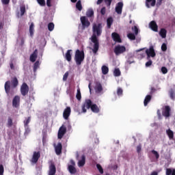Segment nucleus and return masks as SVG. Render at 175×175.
Masks as SVG:
<instances>
[{"instance_id": "obj_41", "label": "nucleus", "mask_w": 175, "mask_h": 175, "mask_svg": "<svg viewBox=\"0 0 175 175\" xmlns=\"http://www.w3.org/2000/svg\"><path fill=\"white\" fill-rule=\"evenodd\" d=\"M39 61H36L35 63H34V65H33V72H36V70H38V68H39Z\"/></svg>"}, {"instance_id": "obj_16", "label": "nucleus", "mask_w": 175, "mask_h": 175, "mask_svg": "<svg viewBox=\"0 0 175 175\" xmlns=\"http://www.w3.org/2000/svg\"><path fill=\"white\" fill-rule=\"evenodd\" d=\"M81 23L85 28H88L90 25H91V23H90V21H88V18L85 16H81Z\"/></svg>"}, {"instance_id": "obj_34", "label": "nucleus", "mask_w": 175, "mask_h": 175, "mask_svg": "<svg viewBox=\"0 0 175 175\" xmlns=\"http://www.w3.org/2000/svg\"><path fill=\"white\" fill-rule=\"evenodd\" d=\"M29 122H31V116L26 118L23 121L24 126H29Z\"/></svg>"}, {"instance_id": "obj_9", "label": "nucleus", "mask_w": 175, "mask_h": 175, "mask_svg": "<svg viewBox=\"0 0 175 175\" xmlns=\"http://www.w3.org/2000/svg\"><path fill=\"white\" fill-rule=\"evenodd\" d=\"M29 92V87L26 83H23L21 87V94L23 96H25Z\"/></svg>"}, {"instance_id": "obj_33", "label": "nucleus", "mask_w": 175, "mask_h": 175, "mask_svg": "<svg viewBox=\"0 0 175 175\" xmlns=\"http://www.w3.org/2000/svg\"><path fill=\"white\" fill-rule=\"evenodd\" d=\"M7 126L8 128H11V126H13V119H12V117H8Z\"/></svg>"}, {"instance_id": "obj_8", "label": "nucleus", "mask_w": 175, "mask_h": 175, "mask_svg": "<svg viewBox=\"0 0 175 175\" xmlns=\"http://www.w3.org/2000/svg\"><path fill=\"white\" fill-rule=\"evenodd\" d=\"M146 54L147 55L148 59L151 57L152 58H154L155 55H157V53H155V50L154 49L153 46H150L149 49L146 50Z\"/></svg>"}, {"instance_id": "obj_59", "label": "nucleus", "mask_w": 175, "mask_h": 175, "mask_svg": "<svg viewBox=\"0 0 175 175\" xmlns=\"http://www.w3.org/2000/svg\"><path fill=\"white\" fill-rule=\"evenodd\" d=\"M142 151V145H139L137 146V152L139 154V152Z\"/></svg>"}, {"instance_id": "obj_17", "label": "nucleus", "mask_w": 175, "mask_h": 175, "mask_svg": "<svg viewBox=\"0 0 175 175\" xmlns=\"http://www.w3.org/2000/svg\"><path fill=\"white\" fill-rule=\"evenodd\" d=\"M71 112H72V110L70 109V107H67L64 109V111L63 112V117H64V120H68Z\"/></svg>"}, {"instance_id": "obj_36", "label": "nucleus", "mask_w": 175, "mask_h": 175, "mask_svg": "<svg viewBox=\"0 0 175 175\" xmlns=\"http://www.w3.org/2000/svg\"><path fill=\"white\" fill-rule=\"evenodd\" d=\"M86 16H87V17H92V16H94V10H92V9H89V10L86 12Z\"/></svg>"}, {"instance_id": "obj_2", "label": "nucleus", "mask_w": 175, "mask_h": 175, "mask_svg": "<svg viewBox=\"0 0 175 175\" xmlns=\"http://www.w3.org/2000/svg\"><path fill=\"white\" fill-rule=\"evenodd\" d=\"M17 85H18V79L16 77L11 80V82L10 81H7L5 83L4 90L8 99H10L14 95V91L12 89L16 88Z\"/></svg>"}, {"instance_id": "obj_44", "label": "nucleus", "mask_w": 175, "mask_h": 175, "mask_svg": "<svg viewBox=\"0 0 175 175\" xmlns=\"http://www.w3.org/2000/svg\"><path fill=\"white\" fill-rule=\"evenodd\" d=\"M165 174L166 175H172V174H173V170H172V168H167L166 169Z\"/></svg>"}, {"instance_id": "obj_18", "label": "nucleus", "mask_w": 175, "mask_h": 175, "mask_svg": "<svg viewBox=\"0 0 175 175\" xmlns=\"http://www.w3.org/2000/svg\"><path fill=\"white\" fill-rule=\"evenodd\" d=\"M112 39L114 42H116V43H121L122 40H121V37L120 36V34L118 33H111Z\"/></svg>"}, {"instance_id": "obj_51", "label": "nucleus", "mask_w": 175, "mask_h": 175, "mask_svg": "<svg viewBox=\"0 0 175 175\" xmlns=\"http://www.w3.org/2000/svg\"><path fill=\"white\" fill-rule=\"evenodd\" d=\"M161 72L163 75H166V73H167V68L165 66L162 67Z\"/></svg>"}, {"instance_id": "obj_19", "label": "nucleus", "mask_w": 175, "mask_h": 175, "mask_svg": "<svg viewBox=\"0 0 175 175\" xmlns=\"http://www.w3.org/2000/svg\"><path fill=\"white\" fill-rule=\"evenodd\" d=\"M55 151L57 155H61L62 154V144L59 142L55 148Z\"/></svg>"}, {"instance_id": "obj_57", "label": "nucleus", "mask_w": 175, "mask_h": 175, "mask_svg": "<svg viewBox=\"0 0 175 175\" xmlns=\"http://www.w3.org/2000/svg\"><path fill=\"white\" fill-rule=\"evenodd\" d=\"M105 3H107V6H110L111 5V2H113V0H105Z\"/></svg>"}, {"instance_id": "obj_40", "label": "nucleus", "mask_w": 175, "mask_h": 175, "mask_svg": "<svg viewBox=\"0 0 175 175\" xmlns=\"http://www.w3.org/2000/svg\"><path fill=\"white\" fill-rule=\"evenodd\" d=\"M48 29L51 32V31H53L54 29V23H50L48 24Z\"/></svg>"}, {"instance_id": "obj_42", "label": "nucleus", "mask_w": 175, "mask_h": 175, "mask_svg": "<svg viewBox=\"0 0 175 175\" xmlns=\"http://www.w3.org/2000/svg\"><path fill=\"white\" fill-rule=\"evenodd\" d=\"M96 167L99 171V173H100V174H103V168L102 167V165H100V164H96Z\"/></svg>"}, {"instance_id": "obj_28", "label": "nucleus", "mask_w": 175, "mask_h": 175, "mask_svg": "<svg viewBox=\"0 0 175 175\" xmlns=\"http://www.w3.org/2000/svg\"><path fill=\"white\" fill-rule=\"evenodd\" d=\"M159 33L163 39H165V38H166V34L167 33V31L165 30V28H162V29H161Z\"/></svg>"}, {"instance_id": "obj_27", "label": "nucleus", "mask_w": 175, "mask_h": 175, "mask_svg": "<svg viewBox=\"0 0 175 175\" xmlns=\"http://www.w3.org/2000/svg\"><path fill=\"white\" fill-rule=\"evenodd\" d=\"M152 98V95H147L145 97V99L144 100V106H147V105H148V103H150V102L151 101Z\"/></svg>"}, {"instance_id": "obj_6", "label": "nucleus", "mask_w": 175, "mask_h": 175, "mask_svg": "<svg viewBox=\"0 0 175 175\" xmlns=\"http://www.w3.org/2000/svg\"><path fill=\"white\" fill-rule=\"evenodd\" d=\"M70 165L68 166V170L70 174H76L77 170L76 169V163L73 159L70 160Z\"/></svg>"}, {"instance_id": "obj_35", "label": "nucleus", "mask_w": 175, "mask_h": 175, "mask_svg": "<svg viewBox=\"0 0 175 175\" xmlns=\"http://www.w3.org/2000/svg\"><path fill=\"white\" fill-rule=\"evenodd\" d=\"M113 75L116 77L121 76V71L120 70V68H116L113 71Z\"/></svg>"}, {"instance_id": "obj_31", "label": "nucleus", "mask_w": 175, "mask_h": 175, "mask_svg": "<svg viewBox=\"0 0 175 175\" xmlns=\"http://www.w3.org/2000/svg\"><path fill=\"white\" fill-rule=\"evenodd\" d=\"M76 8L77 10L81 12L83 10V5H81V1L79 0L76 3Z\"/></svg>"}, {"instance_id": "obj_32", "label": "nucleus", "mask_w": 175, "mask_h": 175, "mask_svg": "<svg viewBox=\"0 0 175 175\" xmlns=\"http://www.w3.org/2000/svg\"><path fill=\"white\" fill-rule=\"evenodd\" d=\"M103 75H107L109 73V67L103 66L101 68Z\"/></svg>"}, {"instance_id": "obj_24", "label": "nucleus", "mask_w": 175, "mask_h": 175, "mask_svg": "<svg viewBox=\"0 0 175 175\" xmlns=\"http://www.w3.org/2000/svg\"><path fill=\"white\" fill-rule=\"evenodd\" d=\"M90 109L93 113H99V111H100V109H99V107L96 104H92V107H90Z\"/></svg>"}, {"instance_id": "obj_23", "label": "nucleus", "mask_w": 175, "mask_h": 175, "mask_svg": "<svg viewBox=\"0 0 175 175\" xmlns=\"http://www.w3.org/2000/svg\"><path fill=\"white\" fill-rule=\"evenodd\" d=\"M95 91L98 94H99V93L102 92V91H103V88L102 87V84L100 83V82L96 83Z\"/></svg>"}, {"instance_id": "obj_60", "label": "nucleus", "mask_w": 175, "mask_h": 175, "mask_svg": "<svg viewBox=\"0 0 175 175\" xmlns=\"http://www.w3.org/2000/svg\"><path fill=\"white\" fill-rule=\"evenodd\" d=\"M46 5L48 8H51V0H46Z\"/></svg>"}, {"instance_id": "obj_30", "label": "nucleus", "mask_w": 175, "mask_h": 175, "mask_svg": "<svg viewBox=\"0 0 175 175\" xmlns=\"http://www.w3.org/2000/svg\"><path fill=\"white\" fill-rule=\"evenodd\" d=\"M85 165V157L84 155L82 156V159L80 160L78 163V166L83 167Z\"/></svg>"}, {"instance_id": "obj_58", "label": "nucleus", "mask_w": 175, "mask_h": 175, "mask_svg": "<svg viewBox=\"0 0 175 175\" xmlns=\"http://www.w3.org/2000/svg\"><path fill=\"white\" fill-rule=\"evenodd\" d=\"M20 39H21V46H24V43L25 42L24 37H21Z\"/></svg>"}, {"instance_id": "obj_22", "label": "nucleus", "mask_w": 175, "mask_h": 175, "mask_svg": "<svg viewBox=\"0 0 175 175\" xmlns=\"http://www.w3.org/2000/svg\"><path fill=\"white\" fill-rule=\"evenodd\" d=\"M38 58V49L34 50L33 53L30 55L31 62H35Z\"/></svg>"}, {"instance_id": "obj_54", "label": "nucleus", "mask_w": 175, "mask_h": 175, "mask_svg": "<svg viewBox=\"0 0 175 175\" xmlns=\"http://www.w3.org/2000/svg\"><path fill=\"white\" fill-rule=\"evenodd\" d=\"M170 96L171 98V99H172L173 100H174V92L173 90H172L170 92Z\"/></svg>"}, {"instance_id": "obj_61", "label": "nucleus", "mask_w": 175, "mask_h": 175, "mask_svg": "<svg viewBox=\"0 0 175 175\" xmlns=\"http://www.w3.org/2000/svg\"><path fill=\"white\" fill-rule=\"evenodd\" d=\"M10 69H12V70H14V64H13V63L10 64Z\"/></svg>"}, {"instance_id": "obj_21", "label": "nucleus", "mask_w": 175, "mask_h": 175, "mask_svg": "<svg viewBox=\"0 0 175 175\" xmlns=\"http://www.w3.org/2000/svg\"><path fill=\"white\" fill-rule=\"evenodd\" d=\"M72 49H69L66 51L64 58L68 61V62H70L72 61Z\"/></svg>"}, {"instance_id": "obj_3", "label": "nucleus", "mask_w": 175, "mask_h": 175, "mask_svg": "<svg viewBox=\"0 0 175 175\" xmlns=\"http://www.w3.org/2000/svg\"><path fill=\"white\" fill-rule=\"evenodd\" d=\"M84 58H85L84 51H80L77 49L75 51V61L76 62V64L78 66L81 65V63L84 61Z\"/></svg>"}, {"instance_id": "obj_50", "label": "nucleus", "mask_w": 175, "mask_h": 175, "mask_svg": "<svg viewBox=\"0 0 175 175\" xmlns=\"http://www.w3.org/2000/svg\"><path fill=\"white\" fill-rule=\"evenodd\" d=\"M25 14V6L21 7V16H23Z\"/></svg>"}, {"instance_id": "obj_5", "label": "nucleus", "mask_w": 175, "mask_h": 175, "mask_svg": "<svg viewBox=\"0 0 175 175\" xmlns=\"http://www.w3.org/2000/svg\"><path fill=\"white\" fill-rule=\"evenodd\" d=\"M92 106V100H91V99H86L81 106L82 113H87V109H91Z\"/></svg>"}, {"instance_id": "obj_38", "label": "nucleus", "mask_w": 175, "mask_h": 175, "mask_svg": "<svg viewBox=\"0 0 175 175\" xmlns=\"http://www.w3.org/2000/svg\"><path fill=\"white\" fill-rule=\"evenodd\" d=\"M127 37L129 38V39H130V40H136V36L133 33H129L127 35Z\"/></svg>"}, {"instance_id": "obj_47", "label": "nucleus", "mask_w": 175, "mask_h": 175, "mask_svg": "<svg viewBox=\"0 0 175 175\" xmlns=\"http://www.w3.org/2000/svg\"><path fill=\"white\" fill-rule=\"evenodd\" d=\"M5 172V168L3 167V165H0V175H3V173Z\"/></svg>"}, {"instance_id": "obj_43", "label": "nucleus", "mask_w": 175, "mask_h": 175, "mask_svg": "<svg viewBox=\"0 0 175 175\" xmlns=\"http://www.w3.org/2000/svg\"><path fill=\"white\" fill-rule=\"evenodd\" d=\"M40 6H46V1L44 0H37Z\"/></svg>"}, {"instance_id": "obj_49", "label": "nucleus", "mask_w": 175, "mask_h": 175, "mask_svg": "<svg viewBox=\"0 0 175 175\" xmlns=\"http://www.w3.org/2000/svg\"><path fill=\"white\" fill-rule=\"evenodd\" d=\"M69 76V72H66L64 77H63V81H66V80H68V77Z\"/></svg>"}, {"instance_id": "obj_64", "label": "nucleus", "mask_w": 175, "mask_h": 175, "mask_svg": "<svg viewBox=\"0 0 175 175\" xmlns=\"http://www.w3.org/2000/svg\"><path fill=\"white\" fill-rule=\"evenodd\" d=\"M172 175H175V169H173V172H172Z\"/></svg>"}, {"instance_id": "obj_26", "label": "nucleus", "mask_w": 175, "mask_h": 175, "mask_svg": "<svg viewBox=\"0 0 175 175\" xmlns=\"http://www.w3.org/2000/svg\"><path fill=\"white\" fill-rule=\"evenodd\" d=\"M166 133L170 140H174V133L173 132V131L168 129L166 131Z\"/></svg>"}, {"instance_id": "obj_56", "label": "nucleus", "mask_w": 175, "mask_h": 175, "mask_svg": "<svg viewBox=\"0 0 175 175\" xmlns=\"http://www.w3.org/2000/svg\"><path fill=\"white\" fill-rule=\"evenodd\" d=\"M10 0H1L3 5H9Z\"/></svg>"}, {"instance_id": "obj_53", "label": "nucleus", "mask_w": 175, "mask_h": 175, "mask_svg": "<svg viewBox=\"0 0 175 175\" xmlns=\"http://www.w3.org/2000/svg\"><path fill=\"white\" fill-rule=\"evenodd\" d=\"M100 13L102 16H105L106 14V8L103 7L100 10Z\"/></svg>"}, {"instance_id": "obj_1", "label": "nucleus", "mask_w": 175, "mask_h": 175, "mask_svg": "<svg viewBox=\"0 0 175 175\" xmlns=\"http://www.w3.org/2000/svg\"><path fill=\"white\" fill-rule=\"evenodd\" d=\"M93 35L92 36V42L94 43L92 51L94 54H96L99 50V41L98 40L97 36H100L102 34V23L98 25H94L93 26ZM96 33V34H95Z\"/></svg>"}, {"instance_id": "obj_45", "label": "nucleus", "mask_w": 175, "mask_h": 175, "mask_svg": "<svg viewBox=\"0 0 175 175\" xmlns=\"http://www.w3.org/2000/svg\"><path fill=\"white\" fill-rule=\"evenodd\" d=\"M152 154L156 157V159H159V153L157 152L156 150H152Z\"/></svg>"}, {"instance_id": "obj_39", "label": "nucleus", "mask_w": 175, "mask_h": 175, "mask_svg": "<svg viewBox=\"0 0 175 175\" xmlns=\"http://www.w3.org/2000/svg\"><path fill=\"white\" fill-rule=\"evenodd\" d=\"M123 92H124V90H122V88H118V89H117V95H118V96H122Z\"/></svg>"}, {"instance_id": "obj_15", "label": "nucleus", "mask_w": 175, "mask_h": 175, "mask_svg": "<svg viewBox=\"0 0 175 175\" xmlns=\"http://www.w3.org/2000/svg\"><path fill=\"white\" fill-rule=\"evenodd\" d=\"M122 8H124V3L118 2L116 4L115 10L117 14H122Z\"/></svg>"}, {"instance_id": "obj_20", "label": "nucleus", "mask_w": 175, "mask_h": 175, "mask_svg": "<svg viewBox=\"0 0 175 175\" xmlns=\"http://www.w3.org/2000/svg\"><path fill=\"white\" fill-rule=\"evenodd\" d=\"M149 27L152 29V31H154V32H158V25H157V22L154 21H152L149 23Z\"/></svg>"}, {"instance_id": "obj_37", "label": "nucleus", "mask_w": 175, "mask_h": 175, "mask_svg": "<svg viewBox=\"0 0 175 175\" xmlns=\"http://www.w3.org/2000/svg\"><path fill=\"white\" fill-rule=\"evenodd\" d=\"M76 98L78 100H81V92H80V88L77 90Z\"/></svg>"}, {"instance_id": "obj_62", "label": "nucleus", "mask_w": 175, "mask_h": 175, "mask_svg": "<svg viewBox=\"0 0 175 175\" xmlns=\"http://www.w3.org/2000/svg\"><path fill=\"white\" fill-rule=\"evenodd\" d=\"M102 2H103V0H98L96 3H97V5H100V3H102Z\"/></svg>"}, {"instance_id": "obj_46", "label": "nucleus", "mask_w": 175, "mask_h": 175, "mask_svg": "<svg viewBox=\"0 0 175 175\" xmlns=\"http://www.w3.org/2000/svg\"><path fill=\"white\" fill-rule=\"evenodd\" d=\"M132 30L134 31L135 35H138L139 33V29L137 26H134V27H132Z\"/></svg>"}, {"instance_id": "obj_52", "label": "nucleus", "mask_w": 175, "mask_h": 175, "mask_svg": "<svg viewBox=\"0 0 175 175\" xmlns=\"http://www.w3.org/2000/svg\"><path fill=\"white\" fill-rule=\"evenodd\" d=\"M152 65V60L150 59L148 62L146 63V66L148 68V66H151Z\"/></svg>"}, {"instance_id": "obj_25", "label": "nucleus", "mask_w": 175, "mask_h": 175, "mask_svg": "<svg viewBox=\"0 0 175 175\" xmlns=\"http://www.w3.org/2000/svg\"><path fill=\"white\" fill-rule=\"evenodd\" d=\"M34 27L35 25H33V23H31L29 29V36L31 38H33V33L35 32Z\"/></svg>"}, {"instance_id": "obj_13", "label": "nucleus", "mask_w": 175, "mask_h": 175, "mask_svg": "<svg viewBox=\"0 0 175 175\" xmlns=\"http://www.w3.org/2000/svg\"><path fill=\"white\" fill-rule=\"evenodd\" d=\"M39 158H40V152H33V157L31 159V163H38Z\"/></svg>"}, {"instance_id": "obj_29", "label": "nucleus", "mask_w": 175, "mask_h": 175, "mask_svg": "<svg viewBox=\"0 0 175 175\" xmlns=\"http://www.w3.org/2000/svg\"><path fill=\"white\" fill-rule=\"evenodd\" d=\"M113 18L112 17H109L107 19V28L110 29L111 28V25H113Z\"/></svg>"}, {"instance_id": "obj_10", "label": "nucleus", "mask_w": 175, "mask_h": 175, "mask_svg": "<svg viewBox=\"0 0 175 175\" xmlns=\"http://www.w3.org/2000/svg\"><path fill=\"white\" fill-rule=\"evenodd\" d=\"M49 163V175H55V173H57V168L55 167V164L54 163V161H50Z\"/></svg>"}, {"instance_id": "obj_14", "label": "nucleus", "mask_w": 175, "mask_h": 175, "mask_svg": "<svg viewBox=\"0 0 175 175\" xmlns=\"http://www.w3.org/2000/svg\"><path fill=\"white\" fill-rule=\"evenodd\" d=\"M66 133V127H65L64 125H62L58 131L57 137L58 139H62L64 137V135Z\"/></svg>"}, {"instance_id": "obj_63", "label": "nucleus", "mask_w": 175, "mask_h": 175, "mask_svg": "<svg viewBox=\"0 0 175 175\" xmlns=\"http://www.w3.org/2000/svg\"><path fill=\"white\" fill-rule=\"evenodd\" d=\"M150 175H158V172L154 171L150 174Z\"/></svg>"}, {"instance_id": "obj_55", "label": "nucleus", "mask_w": 175, "mask_h": 175, "mask_svg": "<svg viewBox=\"0 0 175 175\" xmlns=\"http://www.w3.org/2000/svg\"><path fill=\"white\" fill-rule=\"evenodd\" d=\"M25 133H29L31 132V129H29V126H24Z\"/></svg>"}, {"instance_id": "obj_12", "label": "nucleus", "mask_w": 175, "mask_h": 175, "mask_svg": "<svg viewBox=\"0 0 175 175\" xmlns=\"http://www.w3.org/2000/svg\"><path fill=\"white\" fill-rule=\"evenodd\" d=\"M170 107L169 105H166L162 111V115L163 117H165V118H168V117H170Z\"/></svg>"}, {"instance_id": "obj_4", "label": "nucleus", "mask_w": 175, "mask_h": 175, "mask_svg": "<svg viewBox=\"0 0 175 175\" xmlns=\"http://www.w3.org/2000/svg\"><path fill=\"white\" fill-rule=\"evenodd\" d=\"M163 0H146L145 5L148 9H150V8H154V6H156L157 8H159L161 5H162V2Z\"/></svg>"}, {"instance_id": "obj_11", "label": "nucleus", "mask_w": 175, "mask_h": 175, "mask_svg": "<svg viewBox=\"0 0 175 175\" xmlns=\"http://www.w3.org/2000/svg\"><path fill=\"white\" fill-rule=\"evenodd\" d=\"M20 96H15L12 100V106L15 107V109H18L20 107Z\"/></svg>"}, {"instance_id": "obj_48", "label": "nucleus", "mask_w": 175, "mask_h": 175, "mask_svg": "<svg viewBox=\"0 0 175 175\" xmlns=\"http://www.w3.org/2000/svg\"><path fill=\"white\" fill-rule=\"evenodd\" d=\"M161 50L162 51H166V50H167V46L166 45L165 43L162 44Z\"/></svg>"}, {"instance_id": "obj_7", "label": "nucleus", "mask_w": 175, "mask_h": 175, "mask_svg": "<svg viewBox=\"0 0 175 175\" xmlns=\"http://www.w3.org/2000/svg\"><path fill=\"white\" fill-rule=\"evenodd\" d=\"M126 51V48L124 46L117 45L115 46L114 53L116 55H120V54H123Z\"/></svg>"}]
</instances>
